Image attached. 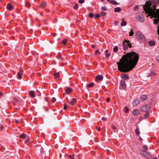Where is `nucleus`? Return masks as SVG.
<instances>
[{"label": "nucleus", "mask_w": 159, "mask_h": 159, "mask_svg": "<svg viewBox=\"0 0 159 159\" xmlns=\"http://www.w3.org/2000/svg\"><path fill=\"white\" fill-rule=\"evenodd\" d=\"M29 94L33 98L34 97V92L33 91H30L29 92Z\"/></svg>", "instance_id": "16"}, {"label": "nucleus", "mask_w": 159, "mask_h": 159, "mask_svg": "<svg viewBox=\"0 0 159 159\" xmlns=\"http://www.w3.org/2000/svg\"><path fill=\"white\" fill-rule=\"evenodd\" d=\"M95 53L98 56H99L100 54V53L99 52V51L98 50H97L95 51Z\"/></svg>", "instance_id": "30"}, {"label": "nucleus", "mask_w": 159, "mask_h": 159, "mask_svg": "<svg viewBox=\"0 0 159 159\" xmlns=\"http://www.w3.org/2000/svg\"><path fill=\"white\" fill-rule=\"evenodd\" d=\"M21 74L20 73L18 72L17 73V76L19 79L21 78Z\"/></svg>", "instance_id": "34"}, {"label": "nucleus", "mask_w": 159, "mask_h": 159, "mask_svg": "<svg viewBox=\"0 0 159 159\" xmlns=\"http://www.w3.org/2000/svg\"><path fill=\"white\" fill-rule=\"evenodd\" d=\"M156 75V74L154 72H151L150 73L148 74V76H155Z\"/></svg>", "instance_id": "25"}, {"label": "nucleus", "mask_w": 159, "mask_h": 159, "mask_svg": "<svg viewBox=\"0 0 159 159\" xmlns=\"http://www.w3.org/2000/svg\"><path fill=\"white\" fill-rule=\"evenodd\" d=\"M139 59L138 54L134 52L127 53L117 62L118 70L123 72H127L135 66Z\"/></svg>", "instance_id": "1"}, {"label": "nucleus", "mask_w": 159, "mask_h": 159, "mask_svg": "<svg viewBox=\"0 0 159 159\" xmlns=\"http://www.w3.org/2000/svg\"><path fill=\"white\" fill-rule=\"evenodd\" d=\"M150 109V107L148 105L143 106L141 107L142 111L144 112H148V111Z\"/></svg>", "instance_id": "5"}, {"label": "nucleus", "mask_w": 159, "mask_h": 159, "mask_svg": "<svg viewBox=\"0 0 159 159\" xmlns=\"http://www.w3.org/2000/svg\"><path fill=\"white\" fill-rule=\"evenodd\" d=\"M18 122V121L17 120H16V122Z\"/></svg>", "instance_id": "63"}, {"label": "nucleus", "mask_w": 159, "mask_h": 159, "mask_svg": "<svg viewBox=\"0 0 159 159\" xmlns=\"http://www.w3.org/2000/svg\"><path fill=\"white\" fill-rule=\"evenodd\" d=\"M3 94V93L2 92H0V97L2 96Z\"/></svg>", "instance_id": "54"}, {"label": "nucleus", "mask_w": 159, "mask_h": 159, "mask_svg": "<svg viewBox=\"0 0 159 159\" xmlns=\"http://www.w3.org/2000/svg\"><path fill=\"white\" fill-rule=\"evenodd\" d=\"M107 0V1L109 2L110 3V1H111V0Z\"/></svg>", "instance_id": "59"}, {"label": "nucleus", "mask_w": 159, "mask_h": 159, "mask_svg": "<svg viewBox=\"0 0 159 159\" xmlns=\"http://www.w3.org/2000/svg\"><path fill=\"white\" fill-rule=\"evenodd\" d=\"M153 159H158L156 157H154Z\"/></svg>", "instance_id": "60"}, {"label": "nucleus", "mask_w": 159, "mask_h": 159, "mask_svg": "<svg viewBox=\"0 0 159 159\" xmlns=\"http://www.w3.org/2000/svg\"><path fill=\"white\" fill-rule=\"evenodd\" d=\"M139 139L140 140H141V141L142 140V138H141V137H139Z\"/></svg>", "instance_id": "53"}, {"label": "nucleus", "mask_w": 159, "mask_h": 159, "mask_svg": "<svg viewBox=\"0 0 159 159\" xmlns=\"http://www.w3.org/2000/svg\"><path fill=\"white\" fill-rule=\"evenodd\" d=\"M132 30H131L130 32H129V36H132L133 35L134 33L133 32H132Z\"/></svg>", "instance_id": "41"}, {"label": "nucleus", "mask_w": 159, "mask_h": 159, "mask_svg": "<svg viewBox=\"0 0 159 159\" xmlns=\"http://www.w3.org/2000/svg\"><path fill=\"white\" fill-rule=\"evenodd\" d=\"M157 61L159 62V57H158L157 58Z\"/></svg>", "instance_id": "52"}, {"label": "nucleus", "mask_w": 159, "mask_h": 159, "mask_svg": "<svg viewBox=\"0 0 159 159\" xmlns=\"http://www.w3.org/2000/svg\"><path fill=\"white\" fill-rule=\"evenodd\" d=\"M143 17L142 16V15L141 16H139L137 18V20H143Z\"/></svg>", "instance_id": "28"}, {"label": "nucleus", "mask_w": 159, "mask_h": 159, "mask_svg": "<svg viewBox=\"0 0 159 159\" xmlns=\"http://www.w3.org/2000/svg\"><path fill=\"white\" fill-rule=\"evenodd\" d=\"M121 77L123 79L125 80H127L129 78V76L125 73H122L121 74Z\"/></svg>", "instance_id": "9"}, {"label": "nucleus", "mask_w": 159, "mask_h": 159, "mask_svg": "<svg viewBox=\"0 0 159 159\" xmlns=\"http://www.w3.org/2000/svg\"><path fill=\"white\" fill-rule=\"evenodd\" d=\"M103 76L102 75H99L96 76L95 78V80L96 81L100 82L103 80Z\"/></svg>", "instance_id": "6"}, {"label": "nucleus", "mask_w": 159, "mask_h": 159, "mask_svg": "<svg viewBox=\"0 0 159 159\" xmlns=\"http://www.w3.org/2000/svg\"><path fill=\"white\" fill-rule=\"evenodd\" d=\"M84 0H79V2L80 3L82 4L84 3Z\"/></svg>", "instance_id": "44"}, {"label": "nucleus", "mask_w": 159, "mask_h": 159, "mask_svg": "<svg viewBox=\"0 0 159 159\" xmlns=\"http://www.w3.org/2000/svg\"><path fill=\"white\" fill-rule=\"evenodd\" d=\"M77 101V100L75 98H72L70 99V101L68 100V101L69 102L70 104L72 105H75Z\"/></svg>", "instance_id": "8"}, {"label": "nucleus", "mask_w": 159, "mask_h": 159, "mask_svg": "<svg viewBox=\"0 0 159 159\" xmlns=\"http://www.w3.org/2000/svg\"><path fill=\"white\" fill-rule=\"evenodd\" d=\"M121 25L122 26H125L126 25V22L125 20H123L121 23Z\"/></svg>", "instance_id": "27"}, {"label": "nucleus", "mask_w": 159, "mask_h": 159, "mask_svg": "<svg viewBox=\"0 0 159 159\" xmlns=\"http://www.w3.org/2000/svg\"><path fill=\"white\" fill-rule=\"evenodd\" d=\"M60 59H61V61H62V60H64V58L62 57H61Z\"/></svg>", "instance_id": "51"}, {"label": "nucleus", "mask_w": 159, "mask_h": 159, "mask_svg": "<svg viewBox=\"0 0 159 159\" xmlns=\"http://www.w3.org/2000/svg\"><path fill=\"white\" fill-rule=\"evenodd\" d=\"M138 6H137V5H136L135 7L134 8V10H137V9H138Z\"/></svg>", "instance_id": "48"}, {"label": "nucleus", "mask_w": 159, "mask_h": 159, "mask_svg": "<svg viewBox=\"0 0 159 159\" xmlns=\"http://www.w3.org/2000/svg\"><path fill=\"white\" fill-rule=\"evenodd\" d=\"M101 9V10L103 11H106L107 10V8L105 7H102Z\"/></svg>", "instance_id": "35"}, {"label": "nucleus", "mask_w": 159, "mask_h": 159, "mask_svg": "<svg viewBox=\"0 0 159 159\" xmlns=\"http://www.w3.org/2000/svg\"><path fill=\"white\" fill-rule=\"evenodd\" d=\"M89 16L90 18H92L93 17L94 15L93 13H90L89 14Z\"/></svg>", "instance_id": "36"}, {"label": "nucleus", "mask_w": 159, "mask_h": 159, "mask_svg": "<svg viewBox=\"0 0 159 159\" xmlns=\"http://www.w3.org/2000/svg\"><path fill=\"white\" fill-rule=\"evenodd\" d=\"M110 53H107L106 54V57H109L110 56Z\"/></svg>", "instance_id": "45"}, {"label": "nucleus", "mask_w": 159, "mask_h": 159, "mask_svg": "<svg viewBox=\"0 0 159 159\" xmlns=\"http://www.w3.org/2000/svg\"><path fill=\"white\" fill-rule=\"evenodd\" d=\"M113 128L114 129H116V127H113Z\"/></svg>", "instance_id": "61"}, {"label": "nucleus", "mask_w": 159, "mask_h": 159, "mask_svg": "<svg viewBox=\"0 0 159 159\" xmlns=\"http://www.w3.org/2000/svg\"><path fill=\"white\" fill-rule=\"evenodd\" d=\"M106 14V13L104 11H102L100 13V15L102 16H104Z\"/></svg>", "instance_id": "31"}, {"label": "nucleus", "mask_w": 159, "mask_h": 159, "mask_svg": "<svg viewBox=\"0 0 159 159\" xmlns=\"http://www.w3.org/2000/svg\"><path fill=\"white\" fill-rule=\"evenodd\" d=\"M121 9L120 7H117L115 8L114 9L115 12H119L121 11Z\"/></svg>", "instance_id": "17"}, {"label": "nucleus", "mask_w": 159, "mask_h": 159, "mask_svg": "<svg viewBox=\"0 0 159 159\" xmlns=\"http://www.w3.org/2000/svg\"><path fill=\"white\" fill-rule=\"evenodd\" d=\"M128 46L129 48H131L132 47L131 44L130 43L129 41L128 40H125V41L124 42L123 44V49L124 50H126L128 48Z\"/></svg>", "instance_id": "4"}, {"label": "nucleus", "mask_w": 159, "mask_h": 159, "mask_svg": "<svg viewBox=\"0 0 159 159\" xmlns=\"http://www.w3.org/2000/svg\"><path fill=\"white\" fill-rule=\"evenodd\" d=\"M61 55L60 53H58V55L57 56V57L58 58V59H59L61 58Z\"/></svg>", "instance_id": "38"}, {"label": "nucleus", "mask_w": 159, "mask_h": 159, "mask_svg": "<svg viewBox=\"0 0 159 159\" xmlns=\"http://www.w3.org/2000/svg\"><path fill=\"white\" fill-rule=\"evenodd\" d=\"M72 89L70 88H68L66 90V93L69 94V93L72 91Z\"/></svg>", "instance_id": "19"}, {"label": "nucleus", "mask_w": 159, "mask_h": 159, "mask_svg": "<svg viewBox=\"0 0 159 159\" xmlns=\"http://www.w3.org/2000/svg\"><path fill=\"white\" fill-rule=\"evenodd\" d=\"M149 116V113L148 112H146V113L144 115V118L145 119H147Z\"/></svg>", "instance_id": "21"}, {"label": "nucleus", "mask_w": 159, "mask_h": 159, "mask_svg": "<svg viewBox=\"0 0 159 159\" xmlns=\"http://www.w3.org/2000/svg\"><path fill=\"white\" fill-rule=\"evenodd\" d=\"M141 101H144L147 99V96L146 95H143L140 98Z\"/></svg>", "instance_id": "13"}, {"label": "nucleus", "mask_w": 159, "mask_h": 159, "mask_svg": "<svg viewBox=\"0 0 159 159\" xmlns=\"http://www.w3.org/2000/svg\"><path fill=\"white\" fill-rule=\"evenodd\" d=\"M140 22H143V20H139Z\"/></svg>", "instance_id": "57"}, {"label": "nucleus", "mask_w": 159, "mask_h": 159, "mask_svg": "<svg viewBox=\"0 0 159 159\" xmlns=\"http://www.w3.org/2000/svg\"><path fill=\"white\" fill-rule=\"evenodd\" d=\"M102 120H106V118L105 117H102Z\"/></svg>", "instance_id": "50"}, {"label": "nucleus", "mask_w": 159, "mask_h": 159, "mask_svg": "<svg viewBox=\"0 0 159 159\" xmlns=\"http://www.w3.org/2000/svg\"><path fill=\"white\" fill-rule=\"evenodd\" d=\"M25 142L26 143H28L30 142V139L29 138H27V139L25 140Z\"/></svg>", "instance_id": "47"}, {"label": "nucleus", "mask_w": 159, "mask_h": 159, "mask_svg": "<svg viewBox=\"0 0 159 159\" xmlns=\"http://www.w3.org/2000/svg\"><path fill=\"white\" fill-rule=\"evenodd\" d=\"M158 3H159V0H158Z\"/></svg>", "instance_id": "64"}, {"label": "nucleus", "mask_w": 159, "mask_h": 159, "mask_svg": "<svg viewBox=\"0 0 159 159\" xmlns=\"http://www.w3.org/2000/svg\"><path fill=\"white\" fill-rule=\"evenodd\" d=\"M92 47L93 48H94L95 47V46L94 45H92Z\"/></svg>", "instance_id": "56"}, {"label": "nucleus", "mask_w": 159, "mask_h": 159, "mask_svg": "<svg viewBox=\"0 0 159 159\" xmlns=\"http://www.w3.org/2000/svg\"><path fill=\"white\" fill-rule=\"evenodd\" d=\"M109 52V51L108 50H106L105 51V52L107 53Z\"/></svg>", "instance_id": "55"}, {"label": "nucleus", "mask_w": 159, "mask_h": 159, "mask_svg": "<svg viewBox=\"0 0 159 159\" xmlns=\"http://www.w3.org/2000/svg\"><path fill=\"white\" fill-rule=\"evenodd\" d=\"M125 113H128V109L127 107H125Z\"/></svg>", "instance_id": "46"}, {"label": "nucleus", "mask_w": 159, "mask_h": 159, "mask_svg": "<svg viewBox=\"0 0 159 159\" xmlns=\"http://www.w3.org/2000/svg\"><path fill=\"white\" fill-rule=\"evenodd\" d=\"M155 44V41L153 40H150L148 42V44L150 46H153Z\"/></svg>", "instance_id": "15"}, {"label": "nucleus", "mask_w": 159, "mask_h": 159, "mask_svg": "<svg viewBox=\"0 0 159 159\" xmlns=\"http://www.w3.org/2000/svg\"><path fill=\"white\" fill-rule=\"evenodd\" d=\"M74 155H70L69 156V159H74Z\"/></svg>", "instance_id": "39"}, {"label": "nucleus", "mask_w": 159, "mask_h": 159, "mask_svg": "<svg viewBox=\"0 0 159 159\" xmlns=\"http://www.w3.org/2000/svg\"><path fill=\"white\" fill-rule=\"evenodd\" d=\"M135 134H136V135H139L140 134L139 131L137 129H136Z\"/></svg>", "instance_id": "32"}, {"label": "nucleus", "mask_w": 159, "mask_h": 159, "mask_svg": "<svg viewBox=\"0 0 159 159\" xmlns=\"http://www.w3.org/2000/svg\"><path fill=\"white\" fill-rule=\"evenodd\" d=\"M139 152L141 154L146 157H149V156L148 153L146 151H143L141 150H139Z\"/></svg>", "instance_id": "7"}, {"label": "nucleus", "mask_w": 159, "mask_h": 159, "mask_svg": "<svg viewBox=\"0 0 159 159\" xmlns=\"http://www.w3.org/2000/svg\"><path fill=\"white\" fill-rule=\"evenodd\" d=\"M94 85V83H90L89 84H88L87 85V87H92Z\"/></svg>", "instance_id": "29"}, {"label": "nucleus", "mask_w": 159, "mask_h": 159, "mask_svg": "<svg viewBox=\"0 0 159 159\" xmlns=\"http://www.w3.org/2000/svg\"><path fill=\"white\" fill-rule=\"evenodd\" d=\"M78 8V6L77 3H75L73 6V8L75 10H77Z\"/></svg>", "instance_id": "26"}, {"label": "nucleus", "mask_w": 159, "mask_h": 159, "mask_svg": "<svg viewBox=\"0 0 159 159\" xmlns=\"http://www.w3.org/2000/svg\"><path fill=\"white\" fill-rule=\"evenodd\" d=\"M54 76H55V78H57L59 76H60V75H59V72H57V73H54Z\"/></svg>", "instance_id": "22"}, {"label": "nucleus", "mask_w": 159, "mask_h": 159, "mask_svg": "<svg viewBox=\"0 0 159 159\" xmlns=\"http://www.w3.org/2000/svg\"><path fill=\"white\" fill-rule=\"evenodd\" d=\"M41 5L42 6L43 8L45 7L46 6V2H42L41 4Z\"/></svg>", "instance_id": "24"}, {"label": "nucleus", "mask_w": 159, "mask_h": 159, "mask_svg": "<svg viewBox=\"0 0 159 159\" xmlns=\"http://www.w3.org/2000/svg\"><path fill=\"white\" fill-rule=\"evenodd\" d=\"M100 17V15L98 14H96L95 16V19H96Z\"/></svg>", "instance_id": "40"}, {"label": "nucleus", "mask_w": 159, "mask_h": 159, "mask_svg": "<svg viewBox=\"0 0 159 159\" xmlns=\"http://www.w3.org/2000/svg\"><path fill=\"white\" fill-rule=\"evenodd\" d=\"M143 149L145 150L146 151H147L148 149V146H147L146 145H144L143 147Z\"/></svg>", "instance_id": "42"}, {"label": "nucleus", "mask_w": 159, "mask_h": 159, "mask_svg": "<svg viewBox=\"0 0 159 159\" xmlns=\"http://www.w3.org/2000/svg\"><path fill=\"white\" fill-rule=\"evenodd\" d=\"M139 102H140V101L138 99V98L135 99L133 102V105L134 106H136L137 105H138V104H139Z\"/></svg>", "instance_id": "12"}, {"label": "nucleus", "mask_w": 159, "mask_h": 159, "mask_svg": "<svg viewBox=\"0 0 159 159\" xmlns=\"http://www.w3.org/2000/svg\"><path fill=\"white\" fill-rule=\"evenodd\" d=\"M7 8L9 10H11L13 9L11 3H8L7 5Z\"/></svg>", "instance_id": "11"}, {"label": "nucleus", "mask_w": 159, "mask_h": 159, "mask_svg": "<svg viewBox=\"0 0 159 159\" xmlns=\"http://www.w3.org/2000/svg\"><path fill=\"white\" fill-rule=\"evenodd\" d=\"M146 0V3L143 7L148 19L154 18L153 20H159V8H156L157 0Z\"/></svg>", "instance_id": "2"}, {"label": "nucleus", "mask_w": 159, "mask_h": 159, "mask_svg": "<svg viewBox=\"0 0 159 159\" xmlns=\"http://www.w3.org/2000/svg\"><path fill=\"white\" fill-rule=\"evenodd\" d=\"M64 109L66 110L67 109V108L68 107V106L66 103H64Z\"/></svg>", "instance_id": "43"}, {"label": "nucleus", "mask_w": 159, "mask_h": 159, "mask_svg": "<svg viewBox=\"0 0 159 159\" xmlns=\"http://www.w3.org/2000/svg\"><path fill=\"white\" fill-rule=\"evenodd\" d=\"M26 135L25 134L23 133L21 134L20 136V138L24 139L25 138Z\"/></svg>", "instance_id": "20"}, {"label": "nucleus", "mask_w": 159, "mask_h": 159, "mask_svg": "<svg viewBox=\"0 0 159 159\" xmlns=\"http://www.w3.org/2000/svg\"><path fill=\"white\" fill-rule=\"evenodd\" d=\"M56 101V99L54 97H53L52 99L51 102H52L54 103Z\"/></svg>", "instance_id": "37"}, {"label": "nucleus", "mask_w": 159, "mask_h": 159, "mask_svg": "<svg viewBox=\"0 0 159 159\" xmlns=\"http://www.w3.org/2000/svg\"><path fill=\"white\" fill-rule=\"evenodd\" d=\"M120 85L123 89H125L126 87L125 82V80H122L120 82Z\"/></svg>", "instance_id": "10"}, {"label": "nucleus", "mask_w": 159, "mask_h": 159, "mask_svg": "<svg viewBox=\"0 0 159 159\" xmlns=\"http://www.w3.org/2000/svg\"><path fill=\"white\" fill-rule=\"evenodd\" d=\"M113 50L115 52H116L118 50V48L117 46H116L113 48Z\"/></svg>", "instance_id": "23"}, {"label": "nucleus", "mask_w": 159, "mask_h": 159, "mask_svg": "<svg viewBox=\"0 0 159 159\" xmlns=\"http://www.w3.org/2000/svg\"><path fill=\"white\" fill-rule=\"evenodd\" d=\"M15 100H16V101H17V99H16V98H15Z\"/></svg>", "instance_id": "62"}, {"label": "nucleus", "mask_w": 159, "mask_h": 159, "mask_svg": "<svg viewBox=\"0 0 159 159\" xmlns=\"http://www.w3.org/2000/svg\"><path fill=\"white\" fill-rule=\"evenodd\" d=\"M136 37L140 41L144 42L146 40V38L142 32L140 31H137L136 33Z\"/></svg>", "instance_id": "3"}, {"label": "nucleus", "mask_w": 159, "mask_h": 159, "mask_svg": "<svg viewBox=\"0 0 159 159\" xmlns=\"http://www.w3.org/2000/svg\"><path fill=\"white\" fill-rule=\"evenodd\" d=\"M57 35V34L56 33H55L53 35V36L54 37L55 36H56V35Z\"/></svg>", "instance_id": "58"}, {"label": "nucleus", "mask_w": 159, "mask_h": 159, "mask_svg": "<svg viewBox=\"0 0 159 159\" xmlns=\"http://www.w3.org/2000/svg\"><path fill=\"white\" fill-rule=\"evenodd\" d=\"M62 43L63 44L65 45L66 44V39H63L62 41Z\"/></svg>", "instance_id": "33"}, {"label": "nucleus", "mask_w": 159, "mask_h": 159, "mask_svg": "<svg viewBox=\"0 0 159 159\" xmlns=\"http://www.w3.org/2000/svg\"><path fill=\"white\" fill-rule=\"evenodd\" d=\"M110 3L113 5H117L119 4L116 1L112 0L110 1Z\"/></svg>", "instance_id": "18"}, {"label": "nucleus", "mask_w": 159, "mask_h": 159, "mask_svg": "<svg viewBox=\"0 0 159 159\" xmlns=\"http://www.w3.org/2000/svg\"><path fill=\"white\" fill-rule=\"evenodd\" d=\"M4 128L3 126L2 125H0V130Z\"/></svg>", "instance_id": "49"}, {"label": "nucleus", "mask_w": 159, "mask_h": 159, "mask_svg": "<svg viewBox=\"0 0 159 159\" xmlns=\"http://www.w3.org/2000/svg\"><path fill=\"white\" fill-rule=\"evenodd\" d=\"M139 113V111L138 110L135 109L133 111V115L134 116L137 115Z\"/></svg>", "instance_id": "14"}]
</instances>
